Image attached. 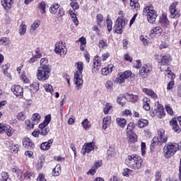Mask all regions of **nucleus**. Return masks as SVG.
Here are the masks:
<instances>
[{
    "label": "nucleus",
    "instance_id": "f257e3e1",
    "mask_svg": "<svg viewBox=\"0 0 181 181\" xmlns=\"http://www.w3.org/2000/svg\"><path fill=\"white\" fill-rule=\"evenodd\" d=\"M142 158L136 154H132L128 156L127 158L125 160L126 164L131 169L134 170H139L142 168Z\"/></svg>",
    "mask_w": 181,
    "mask_h": 181
},
{
    "label": "nucleus",
    "instance_id": "f03ea898",
    "mask_svg": "<svg viewBox=\"0 0 181 181\" xmlns=\"http://www.w3.org/2000/svg\"><path fill=\"white\" fill-rule=\"evenodd\" d=\"M77 71L74 73V82L76 84V90H81L83 86V62H78L75 64Z\"/></svg>",
    "mask_w": 181,
    "mask_h": 181
},
{
    "label": "nucleus",
    "instance_id": "7ed1b4c3",
    "mask_svg": "<svg viewBox=\"0 0 181 181\" xmlns=\"http://www.w3.org/2000/svg\"><path fill=\"white\" fill-rule=\"evenodd\" d=\"M180 147L177 143H168L163 147V156L166 159L175 156V154L180 151Z\"/></svg>",
    "mask_w": 181,
    "mask_h": 181
},
{
    "label": "nucleus",
    "instance_id": "20e7f679",
    "mask_svg": "<svg viewBox=\"0 0 181 181\" xmlns=\"http://www.w3.org/2000/svg\"><path fill=\"white\" fill-rule=\"evenodd\" d=\"M143 15L146 16L147 21L149 23H155L156 18H158V12L153 9L152 5H148L144 7L143 10Z\"/></svg>",
    "mask_w": 181,
    "mask_h": 181
},
{
    "label": "nucleus",
    "instance_id": "39448f33",
    "mask_svg": "<svg viewBox=\"0 0 181 181\" xmlns=\"http://www.w3.org/2000/svg\"><path fill=\"white\" fill-rule=\"evenodd\" d=\"M52 119V117L50 115L45 116V119L42 123L39 124V131L40 135H42V136H46L49 132H50V129L49 128V124Z\"/></svg>",
    "mask_w": 181,
    "mask_h": 181
},
{
    "label": "nucleus",
    "instance_id": "423d86ee",
    "mask_svg": "<svg viewBox=\"0 0 181 181\" xmlns=\"http://www.w3.org/2000/svg\"><path fill=\"white\" fill-rule=\"evenodd\" d=\"M51 68L39 67L37 71V78L40 81H46L50 77Z\"/></svg>",
    "mask_w": 181,
    "mask_h": 181
},
{
    "label": "nucleus",
    "instance_id": "0eeeda50",
    "mask_svg": "<svg viewBox=\"0 0 181 181\" xmlns=\"http://www.w3.org/2000/svg\"><path fill=\"white\" fill-rule=\"evenodd\" d=\"M127 23H128V21L121 17H118L113 27L114 33H117L118 35L122 34V28H125V25H127Z\"/></svg>",
    "mask_w": 181,
    "mask_h": 181
},
{
    "label": "nucleus",
    "instance_id": "6e6552de",
    "mask_svg": "<svg viewBox=\"0 0 181 181\" xmlns=\"http://www.w3.org/2000/svg\"><path fill=\"white\" fill-rule=\"evenodd\" d=\"M134 78L135 77V74H132L131 71H125L124 72L119 73L117 78H116L115 81L118 84H121L125 82L126 78Z\"/></svg>",
    "mask_w": 181,
    "mask_h": 181
},
{
    "label": "nucleus",
    "instance_id": "1a4fd4ad",
    "mask_svg": "<svg viewBox=\"0 0 181 181\" xmlns=\"http://www.w3.org/2000/svg\"><path fill=\"white\" fill-rule=\"evenodd\" d=\"M54 52L56 54H59L60 56H64L67 54V47H66V42L63 41H59L55 44Z\"/></svg>",
    "mask_w": 181,
    "mask_h": 181
},
{
    "label": "nucleus",
    "instance_id": "9d476101",
    "mask_svg": "<svg viewBox=\"0 0 181 181\" xmlns=\"http://www.w3.org/2000/svg\"><path fill=\"white\" fill-rule=\"evenodd\" d=\"M153 142H158L162 145V144H166L168 142V135L165 134V129H159L158 130V136L153 137Z\"/></svg>",
    "mask_w": 181,
    "mask_h": 181
},
{
    "label": "nucleus",
    "instance_id": "9b49d317",
    "mask_svg": "<svg viewBox=\"0 0 181 181\" xmlns=\"http://www.w3.org/2000/svg\"><path fill=\"white\" fill-rule=\"evenodd\" d=\"M151 117H158V118H163L165 117V110L160 105H157L153 112H150Z\"/></svg>",
    "mask_w": 181,
    "mask_h": 181
},
{
    "label": "nucleus",
    "instance_id": "f8f14e48",
    "mask_svg": "<svg viewBox=\"0 0 181 181\" xmlns=\"http://www.w3.org/2000/svg\"><path fill=\"white\" fill-rule=\"evenodd\" d=\"M152 71V66L150 64H144L141 69L139 71V76L142 78H146V74H149Z\"/></svg>",
    "mask_w": 181,
    "mask_h": 181
},
{
    "label": "nucleus",
    "instance_id": "ddd939ff",
    "mask_svg": "<svg viewBox=\"0 0 181 181\" xmlns=\"http://www.w3.org/2000/svg\"><path fill=\"white\" fill-rule=\"evenodd\" d=\"M6 134L8 136H12L13 132L11 126L0 123V134Z\"/></svg>",
    "mask_w": 181,
    "mask_h": 181
},
{
    "label": "nucleus",
    "instance_id": "4468645a",
    "mask_svg": "<svg viewBox=\"0 0 181 181\" xmlns=\"http://www.w3.org/2000/svg\"><path fill=\"white\" fill-rule=\"evenodd\" d=\"M11 91L15 94L16 97L22 98L23 97V88L21 86H13Z\"/></svg>",
    "mask_w": 181,
    "mask_h": 181
},
{
    "label": "nucleus",
    "instance_id": "2eb2a0df",
    "mask_svg": "<svg viewBox=\"0 0 181 181\" xmlns=\"http://www.w3.org/2000/svg\"><path fill=\"white\" fill-rule=\"evenodd\" d=\"M94 148H95L94 143H87L83 146L81 152L83 155H86V153H90Z\"/></svg>",
    "mask_w": 181,
    "mask_h": 181
},
{
    "label": "nucleus",
    "instance_id": "dca6fc26",
    "mask_svg": "<svg viewBox=\"0 0 181 181\" xmlns=\"http://www.w3.org/2000/svg\"><path fill=\"white\" fill-rule=\"evenodd\" d=\"M177 6V2H174L169 7L170 13L172 18L179 16V11L176 10Z\"/></svg>",
    "mask_w": 181,
    "mask_h": 181
},
{
    "label": "nucleus",
    "instance_id": "f3484780",
    "mask_svg": "<svg viewBox=\"0 0 181 181\" xmlns=\"http://www.w3.org/2000/svg\"><path fill=\"white\" fill-rule=\"evenodd\" d=\"M172 62V57L170 54H161L160 55V63L162 66H169Z\"/></svg>",
    "mask_w": 181,
    "mask_h": 181
},
{
    "label": "nucleus",
    "instance_id": "a211bd4d",
    "mask_svg": "<svg viewBox=\"0 0 181 181\" xmlns=\"http://www.w3.org/2000/svg\"><path fill=\"white\" fill-rule=\"evenodd\" d=\"M23 146L24 148H27V149H33L35 148V144L29 138H25L23 140Z\"/></svg>",
    "mask_w": 181,
    "mask_h": 181
},
{
    "label": "nucleus",
    "instance_id": "6ab92c4d",
    "mask_svg": "<svg viewBox=\"0 0 181 181\" xmlns=\"http://www.w3.org/2000/svg\"><path fill=\"white\" fill-rule=\"evenodd\" d=\"M143 93H144V94L148 95V97H150L151 98H153V100H156V98H158V95L152 89L143 88Z\"/></svg>",
    "mask_w": 181,
    "mask_h": 181
},
{
    "label": "nucleus",
    "instance_id": "aec40b11",
    "mask_svg": "<svg viewBox=\"0 0 181 181\" xmlns=\"http://www.w3.org/2000/svg\"><path fill=\"white\" fill-rule=\"evenodd\" d=\"M53 141H54L53 139H51L48 140V141L41 144L40 148L42 151H49V149H50V146L53 145Z\"/></svg>",
    "mask_w": 181,
    "mask_h": 181
},
{
    "label": "nucleus",
    "instance_id": "412c9836",
    "mask_svg": "<svg viewBox=\"0 0 181 181\" xmlns=\"http://www.w3.org/2000/svg\"><path fill=\"white\" fill-rule=\"evenodd\" d=\"M112 69H114V64H110L107 65L106 67L102 69V74L103 76L111 74V73H112Z\"/></svg>",
    "mask_w": 181,
    "mask_h": 181
},
{
    "label": "nucleus",
    "instance_id": "4be33fe9",
    "mask_svg": "<svg viewBox=\"0 0 181 181\" xmlns=\"http://www.w3.org/2000/svg\"><path fill=\"white\" fill-rule=\"evenodd\" d=\"M111 125V116H106L103 120V129H107Z\"/></svg>",
    "mask_w": 181,
    "mask_h": 181
},
{
    "label": "nucleus",
    "instance_id": "5701e85b",
    "mask_svg": "<svg viewBox=\"0 0 181 181\" xmlns=\"http://www.w3.org/2000/svg\"><path fill=\"white\" fill-rule=\"evenodd\" d=\"M125 98L127 101H130L131 103H136L139 100L138 95L131 93L126 94Z\"/></svg>",
    "mask_w": 181,
    "mask_h": 181
},
{
    "label": "nucleus",
    "instance_id": "b1692460",
    "mask_svg": "<svg viewBox=\"0 0 181 181\" xmlns=\"http://www.w3.org/2000/svg\"><path fill=\"white\" fill-rule=\"evenodd\" d=\"M13 4V0H2L1 5L6 9V11H9L11 6Z\"/></svg>",
    "mask_w": 181,
    "mask_h": 181
},
{
    "label": "nucleus",
    "instance_id": "393cba45",
    "mask_svg": "<svg viewBox=\"0 0 181 181\" xmlns=\"http://www.w3.org/2000/svg\"><path fill=\"white\" fill-rule=\"evenodd\" d=\"M170 124L172 126V129L174 130V132H176L177 134H179V132H180V128L179 127V125L177 124V121H176V119H172L170 122Z\"/></svg>",
    "mask_w": 181,
    "mask_h": 181
},
{
    "label": "nucleus",
    "instance_id": "a878e982",
    "mask_svg": "<svg viewBox=\"0 0 181 181\" xmlns=\"http://www.w3.org/2000/svg\"><path fill=\"white\" fill-rule=\"evenodd\" d=\"M151 100L149 98H144L143 99V108L146 110V111H149L151 110Z\"/></svg>",
    "mask_w": 181,
    "mask_h": 181
},
{
    "label": "nucleus",
    "instance_id": "bb28decb",
    "mask_svg": "<svg viewBox=\"0 0 181 181\" xmlns=\"http://www.w3.org/2000/svg\"><path fill=\"white\" fill-rule=\"evenodd\" d=\"M27 28L28 26L26 25V24H25V22L23 21L18 28L19 35H21V36H23V35L26 33Z\"/></svg>",
    "mask_w": 181,
    "mask_h": 181
},
{
    "label": "nucleus",
    "instance_id": "cd10ccee",
    "mask_svg": "<svg viewBox=\"0 0 181 181\" xmlns=\"http://www.w3.org/2000/svg\"><path fill=\"white\" fill-rule=\"evenodd\" d=\"M116 122L120 128H125L127 125V119L121 117L116 118Z\"/></svg>",
    "mask_w": 181,
    "mask_h": 181
},
{
    "label": "nucleus",
    "instance_id": "c85d7f7f",
    "mask_svg": "<svg viewBox=\"0 0 181 181\" xmlns=\"http://www.w3.org/2000/svg\"><path fill=\"white\" fill-rule=\"evenodd\" d=\"M40 26V20L35 21L30 27V32L31 33H33V32H35V30H36Z\"/></svg>",
    "mask_w": 181,
    "mask_h": 181
},
{
    "label": "nucleus",
    "instance_id": "c756f323",
    "mask_svg": "<svg viewBox=\"0 0 181 181\" xmlns=\"http://www.w3.org/2000/svg\"><path fill=\"white\" fill-rule=\"evenodd\" d=\"M129 144H135L138 141V136L135 134H129L127 135Z\"/></svg>",
    "mask_w": 181,
    "mask_h": 181
},
{
    "label": "nucleus",
    "instance_id": "7c9ffc66",
    "mask_svg": "<svg viewBox=\"0 0 181 181\" xmlns=\"http://www.w3.org/2000/svg\"><path fill=\"white\" fill-rule=\"evenodd\" d=\"M149 124V122L148 119H140L137 122V126L139 128H145V127H147V125Z\"/></svg>",
    "mask_w": 181,
    "mask_h": 181
},
{
    "label": "nucleus",
    "instance_id": "2f4dec72",
    "mask_svg": "<svg viewBox=\"0 0 181 181\" xmlns=\"http://www.w3.org/2000/svg\"><path fill=\"white\" fill-rule=\"evenodd\" d=\"M130 6L132 9H135L136 11H139V8H141V6L139 5V3H138L137 0H131Z\"/></svg>",
    "mask_w": 181,
    "mask_h": 181
},
{
    "label": "nucleus",
    "instance_id": "473e14b6",
    "mask_svg": "<svg viewBox=\"0 0 181 181\" xmlns=\"http://www.w3.org/2000/svg\"><path fill=\"white\" fill-rule=\"evenodd\" d=\"M59 8H60V5L59 4H52L51 7L49 8L50 13L55 15V13H57V10L59 9Z\"/></svg>",
    "mask_w": 181,
    "mask_h": 181
},
{
    "label": "nucleus",
    "instance_id": "72a5a7b5",
    "mask_svg": "<svg viewBox=\"0 0 181 181\" xmlns=\"http://www.w3.org/2000/svg\"><path fill=\"white\" fill-rule=\"evenodd\" d=\"M25 128L26 129H28V131L30 129H33V128H35V125H36L33 121H30L29 119L26 120L25 122Z\"/></svg>",
    "mask_w": 181,
    "mask_h": 181
},
{
    "label": "nucleus",
    "instance_id": "f704fd0d",
    "mask_svg": "<svg viewBox=\"0 0 181 181\" xmlns=\"http://www.w3.org/2000/svg\"><path fill=\"white\" fill-rule=\"evenodd\" d=\"M43 165H45V158H39L37 165H35V168L36 169H37V170H40L42 168H43Z\"/></svg>",
    "mask_w": 181,
    "mask_h": 181
},
{
    "label": "nucleus",
    "instance_id": "c9c22d12",
    "mask_svg": "<svg viewBox=\"0 0 181 181\" xmlns=\"http://www.w3.org/2000/svg\"><path fill=\"white\" fill-rule=\"evenodd\" d=\"M40 115L39 113H35L33 115V122L35 124L37 125L40 121Z\"/></svg>",
    "mask_w": 181,
    "mask_h": 181
},
{
    "label": "nucleus",
    "instance_id": "e433bc0d",
    "mask_svg": "<svg viewBox=\"0 0 181 181\" xmlns=\"http://www.w3.org/2000/svg\"><path fill=\"white\" fill-rule=\"evenodd\" d=\"M82 127L83 129H88L91 127V123L90 121H88V119H85L82 122H81Z\"/></svg>",
    "mask_w": 181,
    "mask_h": 181
},
{
    "label": "nucleus",
    "instance_id": "4c0bfd02",
    "mask_svg": "<svg viewBox=\"0 0 181 181\" xmlns=\"http://www.w3.org/2000/svg\"><path fill=\"white\" fill-rule=\"evenodd\" d=\"M24 178L25 180L30 181L32 180L35 177V175H33L30 171H27L23 174Z\"/></svg>",
    "mask_w": 181,
    "mask_h": 181
},
{
    "label": "nucleus",
    "instance_id": "58836bf2",
    "mask_svg": "<svg viewBox=\"0 0 181 181\" xmlns=\"http://www.w3.org/2000/svg\"><path fill=\"white\" fill-rule=\"evenodd\" d=\"M30 90L33 93H37L39 90V82H34L30 85Z\"/></svg>",
    "mask_w": 181,
    "mask_h": 181
},
{
    "label": "nucleus",
    "instance_id": "ea45409f",
    "mask_svg": "<svg viewBox=\"0 0 181 181\" xmlns=\"http://www.w3.org/2000/svg\"><path fill=\"white\" fill-rule=\"evenodd\" d=\"M10 151L12 153H18V151H19V146L16 144H12L10 146Z\"/></svg>",
    "mask_w": 181,
    "mask_h": 181
},
{
    "label": "nucleus",
    "instance_id": "a19ab883",
    "mask_svg": "<svg viewBox=\"0 0 181 181\" xmlns=\"http://www.w3.org/2000/svg\"><path fill=\"white\" fill-rule=\"evenodd\" d=\"M60 172H62V169H60V165L58 164L52 170V175L53 176H59V175H60Z\"/></svg>",
    "mask_w": 181,
    "mask_h": 181
},
{
    "label": "nucleus",
    "instance_id": "79ce46f5",
    "mask_svg": "<svg viewBox=\"0 0 181 181\" xmlns=\"http://www.w3.org/2000/svg\"><path fill=\"white\" fill-rule=\"evenodd\" d=\"M105 87L107 91H109V93H111V91H112L113 90L114 83H112V81H107L105 83Z\"/></svg>",
    "mask_w": 181,
    "mask_h": 181
},
{
    "label": "nucleus",
    "instance_id": "37998d69",
    "mask_svg": "<svg viewBox=\"0 0 181 181\" xmlns=\"http://www.w3.org/2000/svg\"><path fill=\"white\" fill-rule=\"evenodd\" d=\"M47 63H48V61L46 58H42L40 59V67H45V68L47 67V69H50V66H49L47 64Z\"/></svg>",
    "mask_w": 181,
    "mask_h": 181
},
{
    "label": "nucleus",
    "instance_id": "c03bdc74",
    "mask_svg": "<svg viewBox=\"0 0 181 181\" xmlns=\"http://www.w3.org/2000/svg\"><path fill=\"white\" fill-rule=\"evenodd\" d=\"M135 128V124L133 122H130L127 125V135H129V134H132V129Z\"/></svg>",
    "mask_w": 181,
    "mask_h": 181
},
{
    "label": "nucleus",
    "instance_id": "a18cd8bd",
    "mask_svg": "<svg viewBox=\"0 0 181 181\" xmlns=\"http://www.w3.org/2000/svg\"><path fill=\"white\" fill-rule=\"evenodd\" d=\"M103 21H104V16H103V14L99 13L96 16V22L98 26H101V23H103Z\"/></svg>",
    "mask_w": 181,
    "mask_h": 181
},
{
    "label": "nucleus",
    "instance_id": "49530a36",
    "mask_svg": "<svg viewBox=\"0 0 181 181\" xmlns=\"http://www.w3.org/2000/svg\"><path fill=\"white\" fill-rule=\"evenodd\" d=\"M125 100H127V98H125V96H118L117 99V103H118V104L124 107L127 102L122 101H125Z\"/></svg>",
    "mask_w": 181,
    "mask_h": 181
},
{
    "label": "nucleus",
    "instance_id": "de8ad7c7",
    "mask_svg": "<svg viewBox=\"0 0 181 181\" xmlns=\"http://www.w3.org/2000/svg\"><path fill=\"white\" fill-rule=\"evenodd\" d=\"M151 33L153 35H160L162 33V28L159 26L156 27L154 29L151 30Z\"/></svg>",
    "mask_w": 181,
    "mask_h": 181
},
{
    "label": "nucleus",
    "instance_id": "09e8293b",
    "mask_svg": "<svg viewBox=\"0 0 181 181\" xmlns=\"http://www.w3.org/2000/svg\"><path fill=\"white\" fill-rule=\"evenodd\" d=\"M44 88L47 93H50V94L53 93V86L49 83H45L44 85Z\"/></svg>",
    "mask_w": 181,
    "mask_h": 181
},
{
    "label": "nucleus",
    "instance_id": "8fccbe9b",
    "mask_svg": "<svg viewBox=\"0 0 181 181\" xmlns=\"http://www.w3.org/2000/svg\"><path fill=\"white\" fill-rule=\"evenodd\" d=\"M111 108H112L111 103H107L103 109L104 114L107 115V114H108V112H110L111 110Z\"/></svg>",
    "mask_w": 181,
    "mask_h": 181
},
{
    "label": "nucleus",
    "instance_id": "3c124183",
    "mask_svg": "<svg viewBox=\"0 0 181 181\" xmlns=\"http://www.w3.org/2000/svg\"><path fill=\"white\" fill-rule=\"evenodd\" d=\"M139 39L142 42L143 45H144V46H148V45L149 43V40H148V37L144 36V35H141Z\"/></svg>",
    "mask_w": 181,
    "mask_h": 181
},
{
    "label": "nucleus",
    "instance_id": "603ef678",
    "mask_svg": "<svg viewBox=\"0 0 181 181\" xmlns=\"http://www.w3.org/2000/svg\"><path fill=\"white\" fill-rule=\"evenodd\" d=\"M108 47V44L107 43V41H105L104 40H100L99 41V47H101L102 49H107Z\"/></svg>",
    "mask_w": 181,
    "mask_h": 181
},
{
    "label": "nucleus",
    "instance_id": "864d4df0",
    "mask_svg": "<svg viewBox=\"0 0 181 181\" xmlns=\"http://www.w3.org/2000/svg\"><path fill=\"white\" fill-rule=\"evenodd\" d=\"M107 156L108 159H111V158H114V156H115V152L112 151V148H109L107 151Z\"/></svg>",
    "mask_w": 181,
    "mask_h": 181
},
{
    "label": "nucleus",
    "instance_id": "5fc2aeb1",
    "mask_svg": "<svg viewBox=\"0 0 181 181\" xmlns=\"http://www.w3.org/2000/svg\"><path fill=\"white\" fill-rule=\"evenodd\" d=\"M39 8L41 11V13H46V3L45 2H41L40 4Z\"/></svg>",
    "mask_w": 181,
    "mask_h": 181
},
{
    "label": "nucleus",
    "instance_id": "6e6d98bb",
    "mask_svg": "<svg viewBox=\"0 0 181 181\" xmlns=\"http://www.w3.org/2000/svg\"><path fill=\"white\" fill-rule=\"evenodd\" d=\"M107 28L108 32H111L112 30V21H111V19L107 18Z\"/></svg>",
    "mask_w": 181,
    "mask_h": 181
},
{
    "label": "nucleus",
    "instance_id": "4d7b16f0",
    "mask_svg": "<svg viewBox=\"0 0 181 181\" xmlns=\"http://www.w3.org/2000/svg\"><path fill=\"white\" fill-rule=\"evenodd\" d=\"M1 177H2V180L1 181H11V179H9V176L8 175V173L5 172L1 173Z\"/></svg>",
    "mask_w": 181,
    "mask_h": 181
},
{
    "label": "nucleus",
    "instance_id": "13d9d810",
    "mask_svg": "<svg viewBox=\"0 0 181 181\" xmlns=\"http://www.w3.org/2000/svg\"><path fill=\"white\" fill-rule=\"evenodd\" d=\"M35 54H34V56L37 59H40L42 57V52H40V49L36 48L35 49Z\"/></svg>",
    "mask_w": 181,
    "mask_h": 181
},
{
    "label": "nucleus",
    "instance_id": "bf43d9fd",
    "mask_svg": "<svg viewBox=\"0 0 181 181\" xmlns=\"http://www.w3.org/2000/svg\"><path fill=\"white\" fill-rule=\"evenodd\" d=\"M18 119H20L21 121H24V119L26 118V116L25 115V112H21L17 115Z\"/></svg>",
    "mask_w": 181,
    "mask_h": 181
},
{
    "label": "nucleus",
    "instance_id": "052dcab7",
    "mask_svg": "<svg viewBox=\"0 0 181 181\" xmlns=\"http://www.w3.org/2000/svg\"><path fill=\"white\" fill-rule=\"evenodd\" d=\"M156 145L160 146L162 144L160 143H159V141H153V139L152 143L150 146L151 150L153 151V149H155V147L156 146Z\"/></svg>",
    "mask_w": 181,
    "mask_h": 181
},
{
    "label": "nucleus",
    "instance_id": "680f3d73",
    "mask_svg": "<svg viewBox=\"0 0 181 181\" xmlns=\"http://www.w3.org/2000/svg\"><path fill=\"white\" fill-rule=\"evenodd\" d=\"M165 110L169 115H173V109L169 105H165Z\"/></svg>",
    "mask_w": 181,
    "mask_h": 181
},
{
    "label": "nucleus",
    "instance_id": "e2e57ef3",
    "mask_svg": "<svg viewBox=\"0 0 181 181\" xmlns=\"http://www.w3.org/2000/svg\"><path fill=\"white\" fill-rule=\"evenodd\" d=\"M98 64H101V60H100V57H95L93 62L94 67L98 66Z\"/></svg>",
    "mask_w": 181,
    "mask_h": 181
},
{
    "label": "nucleus",
    "instance_id": "0e129e2a",
    "mask_svg": "<svg viewBox=\"0 0 181 181\" xmlns=\"http://www.w3.org/2000/svg\"><path fill=\"white\" fill-rule=\"evenodd\" d=\"M132 173V171L130 169L126 168L123 171V176H126V177H128V176H129V175H131Z\"/></svg>",
    "mask_w": 181,
    "mask_h": 181
},
{
    "label": "nucleus",
    "instance_id": "69168bd1",
    "mask_svg": "<svg viewBox=\"0 0 181 181\" xmlns=\"http://www.w3.org/2000/svg\"><path fill=\"white\" fill-rule=\"evenodd\" d=\"M155 177L156 181H162V180H160V177H162V173L160 171L156 172Z\"/></svg>",
    "mask_w": 181,
    "mask_h": 181
},
{
    "label": "nucleus",
    "instance_id": "338daca9",
    "mask_svg": "<svg viewBox=\"0 0 181 181\" xmlns=\"http://www.w3.org/2000/svg\"><path fill=\"white\" fill-rule=\"evenodd\" d=\"M70 5L74 11H76L79 8L78 3L77 2L72 1Z\"/></svg>",
    "mask_w": 181,
    "mask_h": 181
},
{
    "label": "nucleus",
    "instance_id": "774afa93",
    "mask_svg": "<svg viewBox=\"0 0 181 181\" xmlns=\"http://www.w3.org/2000/svg\"><path fill=\"white\" fill-rule=\"evenodd\" d=\"M37 181H46V178H45V174L40 173L37 178Z\"/></svg>",
    "mask_w": 181,
    "mask_h": 181
}]
</instances>
